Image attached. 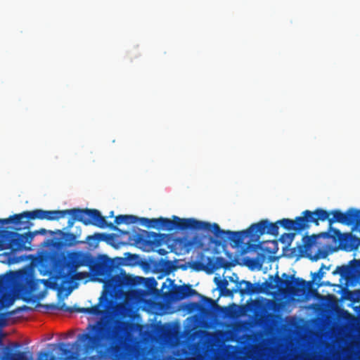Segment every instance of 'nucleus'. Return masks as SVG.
Segmentation results:
<instances>
[{
	"mask_svg": "<svg viewBox=\"0 0 360 360\" xmlns=\"http://www.w3.org/2000/svg\"><path fill=\"white\" fill-rule=\"evenodd\" d=\"M140 221V218L134 215H118L115 219V224L120 225L121 224H132Z\"/></svg>",
	"mask_w": 360,
	"mask_h": 360,
	"instance_id": "20",
	"label": "nucleus"
},
{
	"mask_svg": "<svg viewBox=\"0 0 360 360\" xmlns=\"http://www.w3.org/2000/svg\"><path fill=\"white\" fill-rule=\"evenodd\" d=\"M10 277L7 275L0 276V284L6 285L8 283Z\"/></svg>",
	"mask_w": 360,
	"mask_h": 360,
	"instance_id": "37",
	"label": "nucleus"
},
{
	"mask_svg": "<svg viewBox=\"0 0 360 360\" xmlns=\"http://www.w3.org/2000/svg\"><path fill=\"white\" fill-rule=\"evenodd\" d=\"M328 252L326 250L319 248L314 256L310 257L312 261H316L319 259H325L327 257Z\"/></svg>",
	"mask_w": 360,
	"mask_h": 360,
	"instance_id": "28",
	"label": "nucleus"
},
{
	"mask_svg": "<svg viewBox=\"0 0 360 360\" xmlns=\"http://www.w3.org/2000/svg\"><path fill=\"white\" fill-rule=\"evenodd\" d=\"M220 266H221V264H219V265H217V266H214V268H215V269H218V268H219V267H220Z\"/></svg>",
	"mask_w": 360,
	"mask_h": 360,
	"instance_id": "47",
	"label": "nucleus"
},
{
	"mask_svg": "<svg viewBox=\"0 0 360 360\" xmlns=\"http://www.w3.org/2000/svg\"><path fill=\"white\" fill-rule=\"evenodd\" d=\"M120 309H121L122 311L123 312V316H125L124 314H125V312H127L129 310V307H127V306H121Z\"/></svg>",
	"mask_w": 360,
	"mask_h": 360,
	"instance_id": "40",
	"label": "nucleus"
},
{
	"mask_svg": "<svg viewBox=\"0 0 360 360\" xmlns=\"http://www.w3.org/2000/svg\"><path fill=\"white\" fill-rule=\"evenodd\" d=\"M214 280L217 283V288L221 292V294L225 296H233L236 293V288L232 290L228 289V281L226 279L218 280L217 278H214Z\"/></svg>",
	"mask_w": 360,
	"mask_h": 360,
	"instance_id": "19",
	"label": "nucleus"
},
{
	"mask_svg": "<svg viewBox=\"0 0 360 360\" xmlns=\"http://www.w3.org/2000/svg\"><path fill=\"white\" fill-rule=\"evenodd\" d=\"M193 355V360H204V356L200 352H194Z\"/></svg>",
	"mask_w": 360,
	"mask_h": 360,
	"instance_id": "36",
	"label": "nucleus"
},
{
	"mask_svg": "<svg viewBox=\"0 0 360 360\" xmlns=\"http://www.w3.org/2000/svg\"><path fill=\"white\" fill-rule=\"evenodd\" d=\"M67 214L71 216L68 221V229H71L75 222L78 221L86 226L92 224L99 228L108 227L113 231L124 235L129 233L127 231L120 230L112 223H108L105 218L96 209L72 208L63 210H45V219L48 221L58 220L60 218H63Z\"/></svg>",
	"mask_w": 360,
	"mask_h": 360,
	"instance_id": "2",
	"label": "nucleus"
},
{
	"mask_svg": "<svg viewBox=\"0 0 360 360\" xmlns=\"http://www.w3.org/2000/svg\"><path fill=\"white\" fill-rule=\"evenodd\" d=\"M295 235V233H283L281 236L279 240L282 243L290 245L292 242Z\"/></svg>",
	"mask_w": 360,
	"mask_h": 360,
	"instance_id": "27",
	"label": "nucleus"
},
{
	"mask_svg": "<svg viewBox=\"0 0 360 360\" xmlns=\"http://www.w3.org/2000/svg\"><path fill=\"white\" fill-rule=\"evenodd\" d=\"M58 232L62 235V238L64 240L65 243L68 246H72L77 243L76 240V236L72 233H65L60 230H58Z\"/></svg>",
	"mask_w": 360,
	"mask_h": 360,
	"instance_id": "22",
	"label": "nucleus"
},
{
	"mask_svg": "<svg viewBox=\"0 0 360 360\" xmlns=\"http://www.w3.org/2000/svg\"><path fill=\"white\" fill-rule=\"evenodd\" d=\"M320 212L323 213V219H318L317 221H313L316 226L319 225V221H328L330 229L335 223H340L345 225H354L360 231V210L355 208H349L345 212H341L340 210H333L327 211L322 208H317L312 212Z\"/></svg>",
	"mask_w": 360,
	"mask_h": 360,
	"instance_id": "6",
	"label": "nucleus"
},
{
	"mask_svg": "<svg viewBox=\"0 0 360 360\" xmlns=\"http://www.w3.org/2000/svg\"><path fill=\"white\" fill-rule=\"evenodd\" d=\"M148 360H165L161 358L159 352L158 350L153 351L151 354V356Z\"/></svg>",
	"mask_w": 360,
	"mask_h": 360,
	"instance_id": "35",
	"label": "nucleus"
},
{
	"mask_svg": "<svg viewBox=\"0 0 360 360\" xmlns=\"http://www.w3.org/2000/svg\"><path fill=\"white\" fill-rule=\"evenodd\" d=\"M140 279H143V278H141ZM143 279L145 280V286L148 290H153L154 289H155V288L158 285V282L153 277L143 278Z\"/></svg>",
	"mask_w": 360,
	"mask_h": 360,
	"instance_id": "29",
	"label": "nucleus"
},
{
	"mask_svg": "<svg viewBox=\"0 0 360 360\" xmlns=\"http://www.w3.org/2000/svg\"><path fill=\"white\" fill-rule=\"evenodd\" d=\"M321 236H322L323 238H328V237H329V234L328 232H323V233H321L317 234V235L313 234L311 236H304L303 238V241H304L305 248H308L311 247L313 245H314L316 243V239Z\"/></svg>",
	"mask_w": 360,
	"mask_h": 360,
	"instance_id": "21",
	"label": "nucleus"
},
{
	"mask_svg": "<svg viewBox=\"0 0 360 360\" xmlns=\"http://www.w3.org/2000/svg\"><path fill=\"white\" fill-rule=\"evenodd\" d=\"M352 269L360 277V259L352 260Z\"/></svg>",
	"mask_w": 360,
	"mask_h": 360,
	"instance_id": "33",
	"label": "nucleus"
},
{
	"mask_svg": "<svg viewBox=\"0 0 360 360\" xmlns=\"http://www.w3.org/2000/svg\"><path fill=\"white\" fill-rule=\"evenodd\" d=\"M140 221L141 224L148 228H155L168 231L174 229L201 231L202 227L205 226L202 221L193 218L181 219L177 216H173L172 219L164 217L153 219L142 217L140 218Z\"/></svg>",
	"mask_w": 360,
	"mask_h": 360,
	"instance_id": "4",
	"label": "nucleus"
},
{
	"mask_svg": "<svg viewBox=\"0 0 360 360\" xmlns=\"http://www.w3.org/2000/svg\"><path fill=\"white\" fill-rule=\"evenodd\" d=\"M205 301L209 302V303H211V304H214L215 303V302L212 299H211V298L205 297Z\"/></svg>",
	"mask_w": 360,
	"mask_h": 360,
	"instance_id": "42",
	"label": "nucleus"
},
{
	"mask_svg": "<svg viewBox=\"0 0 360 360\" xmlns=\"http://www.w3.org/2000/svg\"><path fill=\"white\" fill-rule=\"evenodd\" d=\"M63 280V283H66L72 280H82L84 277V274L82 272L73 271L72 274L67 278L66 276H58Z\"/></svg>",
	"mask_w": 360,
	"mask_h": 360,
	"instance_id": "26",
	"label": "nucleus"
},
{
	"mask_svg": "<svg viewBox=\"0 0 360 360\" xmlns=\"http://www.w3.org/2000/svg\"><path fill=\"white\" fill-rule=\"evenodd\" d=\"M196 294V290L191 285H182L174 288L170 291L169 296L172 300L179 301Z\"/></svg>",
	"mask_w": 360,
	"mask_h": 360,
	"instance_id": "15",
	"label": "nucleus"
},
{
	"mask_svg": "<svg viewBox=\"0 0 360 360\" xmlns=\"http://www.w3.org/2000/svg\"><path fill=\"white\" fill-rule=\"evenodd\" d=\"M20 347V345L18 342L6 346L3 349V355L0 357V360H33L32 352L15 350ZM37 360H58V359L49 352L40 351L37 354Z\"/></svg>",
	"mask_w": 360,
	"mask_h": 360,
	"instance_id": "9",
	"label": "nucleus"
},
{
	"mask_svg": "<svg viewBox=\"0 0 360 360\" xmlns=\"http://www.w3.org/2000/svg\"><path fill=\"white\" fill-rule=\"evenodd\" d=\"M151 234L155 237V238H159V237H161L162 236H163L162 234H160V233H151ZM154 244H155L156 245H161V242L160 240H156V238H155L154 241L153 242Z\"/></svg>",
	"mask_w": 360,
	"mask_h": 360,
	"instance_id": "38",
	"label": "nucleus"
},
{
	"mask_svg": "<svg viewBox=\"0 0 360 360\" xmlns=\"http://www.w3.org/2000/svg\"><path fill=\"white\" fill-rule=\"evenodd\" d=\"M86 264L85 256L80 252H73L69 254L67 258L58 261L56 264L58 276H66L68 278L73 271H77L79 266Z\"/></svg>",
	"mask_w": 360,
	"mask_h": 360,
	"instance_id": "10",
	"label": "nucleus"
},
{
	"mask_svg": "<svg viewBox=\"0 0 360 360\" xmlns=\"http://www.w3.org/2000/svg\"><path fill=\"white\" fill-rule=\"evenodd\" d=\"M230 280L236 283V293L239 292L242 296L264 292L265 289H272L274 288L272 283L269 281H265L260 285L259 283L252 284L250 281L245 280L241 281H235L233 277H231Z\"/></svg>",
	"mask_w": 360,
	"mask_h": 360,
	"instance_id": "11",
	"label": "nucleus"
},
{
	"mask_svg": "<svg viewBox=\"0 0 360 360\" xmlns=\"http://www.w3.org/2000/svg\"><path fill=\"white\" fill-rule=\"evenodd\" d=\"M334 232L339 236V239L345 249L355 250L360 246V238L351 233L342 234L338 229H334Z\"/></svg>",
	"mask_w": 360,
	"mask_h": 360,
	"instance_id": "16",
	"label": "nucleus"
},
{
	"mask_svg": "<svg viewBox=\"0 0 360 360\" xmlns=\"http://www.w3.org/2000/svg\"><path fill=\"white\" fill-rule=\"evenodd\" d=\"M113 238V234L96 233L94 235L88 236L86 239L90 246L96 247L100 241L108 242L109 240L112 239Z\"/></svg>",
	"mask_w": 360,
	"mask_h": 360,
	"instance_id": "18",
	"label": "nucleus"
},
{
	"mask_svg": "<svg viewBox=\"0 0 360 360\" xmlns=\"http://www.w3.org/2000/svg\"><path fill=\"white\" fill-rule=\"evenodd\" d=\"M38 284L37 281H32L30 283V288L32 290H35V286Z\"/></svg>",
	"mask_w": 360,
	"mask_h": 360,
	"instance_id": "39",
	"label": "nucleus"
},
{
	"mask_svg": "<svg viewBox=\"0 0 360 360\" xmlns=\"http://www.w3.org/2000/svg\"><path fill=\"white\" fill-rule=\"evenodd\" d=\"M32 310H33V308L28 307L27 305H22L21 307H17L15 309L11 311L9 314H15L21 312V311H30Z\"/></svg>",
	"mask_w": 360,
	"mask_h": 360,
	"instance_id": "34",
	"label": "nucleus"
},
{
	"mask_svg": "<svg viewBox=\"0 0 360 360\" xmlns=\"http://www.w3.org/2000/svg\"><path fill=\"white\" fill-rule=\"evenodd\" d=\"M112 264L109 262L98 263L95 270L97 275L104 277V288L110 296L121 292L125 288L136 285L138 283L137 280L141 278L132 277L125 273L110 276Z\"/></svg>",
	"mask_w": 360,
	"mask_h": 360,
	"instance_id": "3",
	"label": "nucleus"
},
{
	"mask_svg": "<svg viewBox=\"0 0 360 360\" xmlns=\"http://www.w3.org/2000/svg\"><path fill=\"white\" fill-rule=\"evenodd\" d=\"M282 277L285 278L281 279L276 275V283L278 285V289L281 290L283 289L290 292H295V286L293 285L295 278L294 276H289L284 273L283 274Z\"/></svg>",
	"mask_w": 360,
	"mask_h": 360,
	"instance_id": "17",
	"label": "nucleus"
},
{
	"mask_svg": "<svg viewBox=\"0 0 360 360\" xmlns=\"http://www.w3.org/2000/svg\"><path fill=\"white\" fill-rule=\"evenodd\" d=\"M21 227L17 228L16 230H20Z\"/></svg>",
	"mask_w": 360,
	"mask_h": 360,
	"instance_id": "50",
	"label": "nucleus"
},
{
	"mask_svg": "<svg viewBox=\"0 0 360 360\" xmlns=\"http://www.w3.org/2000/svg\"><path fill=\"white\" fill-rule=\"evenodd\" d=\"M346 299L352 303L360 302V289L355 290H347L346 292Z\"/></svg>",
	"mask_w": 360,
	"mask_h": 360,
	"instance_id": "25",
	"label": "nucleus"
},
{
	"mask_svg": "<svg viewBox=\"0 0 360 360\" xmlns=\"http://www.w3.org/2000/svg\"><path fill=\"white\" fill-rule=\"evenodd\" d=\"M318 219H323V213L306 210L302 212V216L297 217L294 220L284 218L278 220V225L288 231H295L297 233L308 229L310 224L317 221Z\"/></svg>",
	"mask_w": 360,
	"mask_h": 360,
	"instance_id": "8",
	"label": "nucleus"
},
{
	"mask_svg": "<svg viewBox=\"0 0 360 360\" xmlns=\"http://www.w3.org/2000/svg\"><path fill=\"white\" fill-rule=\"evenodd\" d=\"M293 285L295 286V292L292 293L295 294L300 291L304 290L308 286V283L301 278H294Z\"/></svg>",
	"mask_w": 360,
	"mask_h": 360,
	"instance_id": "24",
	"label": "nucleus"
},
{
	"mask_svg": "<svg viewBox=\"0 0 360 360\" xmlns=\"http://www.w3.org/2000/svg\"><path fill=\"white\" fill-rule=\"evenodd\" d=\"M158 252L161 255H165L167 253V251L164 249H159Z\"/></svg>",
	"mask_w": 360,
	"mask_h": 360,
	"instance_id": "41",
	"label": "nucleus"
},
{
	"mask_svg": "<svg viewBox=\"0 0 360 360\" xmlns=\"http://www.w3.org/2000/svg\"><path fill=\"white\" fill-rule=\"evenodd\" d=\"M139 326L131 320L119 317L98 321L77 335L72 345L74 352L65 348L64 342L49 344V347H58L63 360H146L147 350L134 335Z\"/></svg>",
	"mask_w": 360,
	"mask_h": 360,
	"instance_id": "1",
	"label": "nucleus"
},
{
	"mask_svg": "<svg viewBox=\"0 0 360 360\" xmlns=\"http://www.w3.org/2000/svg\"><path fill=\"white\" fill-rule=\"evenodd\" d=\"M350 266L342 265L338 266L336 267L335 270L333 272V274H340L341 277H346L352 271L354 273V271L352 269V261L349 262ZM355 274H356L355 272Z\"/></svg>",
	"mask_w": 360,
	"mask_h": 360,
	"instance_id": "23",
	"label": "nucleus"
},
{
	"mask_svg": "<svg viewBox=\"0 0 360 360\" xmlns=\"http://www.w3.org/2000/svg\"><path fill=\"white\" fill-rule=\"evenodd\" d=\"M45 219V210L41 209L34 210L32 211H25L20 214H15L10 216L8 218L4 219L3 221L8 224H14L15 225L23 226L24 229L28 228L26 224L28 220Z\"/></svg>",
	"mask_w": 360,
	"mask_h": 360,
	"instance_id": "12",
	"label": "nucleus"
},
{
	"mask_svg": "<svg viewBox=\"0 0 360 360\" xmlns=\"http://www.w3.org/2000/svg\"><path fill=\"white\" fill-rule=\"evenodd\" d=\"M186 351L184 349H174L172 351L173 355L177 358L168 357L167 360H184V356L186 354Z\"/></svg>",
	"mask_w": 360,
	"mask_h": 360,
	"instance_id": "30",
	"label": "nucleus"
},
{
	"mask_svg": "<svg viewBox=\"0 0 360 360\" xmlns=\"http://www.w3.org/2000/svg\"><path fill=\"white\" fill-rule=\"evenodd\" d=\"M111 304L112 301L109 298L101 296L99 298L98 303L90 307H68L64 302H58V303L48 304L46 306V308L51 311L59 310L69 313L80 312L95 316H101L108 310Z\"/></svg>",
	"mask_w": 360,
	"mask_h": 360,
	"instance_id": "7",
	"label": "nucleus"
},
{
	"mask_svg": "<svg viewBox=\"0 0 360 360\" xmlns=\"http://www.w3.org/2000/svg\"><path fill=\"white\" fill-rule=\"evenodd\" d=\"M204 227H202L201 231H205L207 233H211L216 238L219 239L221 241L226 242L230 240L233 243L235 247L240 246L244 244V240L247 237H250L252 240H255V234L254 229L250 227L245 230L240 231H224L221 229L219 226L216 224H210V222L203 221Z\"/></svg>",
	"mask_w": 360,
	"mask_h": 360,
	"instance_id": "5",
	"label": "nucleus"
},
{
	"mask_svg": "<svg viewBox=\"0 0 360 360\" xmlns=\"http://www.w3.org/2000/svg\"><path fill=\"white\" fill-rule=\"evenodd\" d=\"M3 220H4V219H0V227L5 224H7V223L4 222Z\"/></svg>",
	"mask_w": 360,
	"mask_h": 360,
	"instance_id": "44",
	"label": "nucleus"
},
{
	"mask_svg": "<svg viewBox=\"0 0 360 360\" xmlns=\"http://www.w3.org/2000/svg\"><path fill=\"white\" fill-rule=\"evenodd\" d=\"M112 214H113V212H111V213H110V215L112 216Z\"/></svg>",
	"mask_w": 360,
	"mask_h": 360,
	"instance_id": "49",
	"label": "nucleus"
},
{
	"mask_svg": "<svg viewBox=\"0 0 360 360\" xmlns=\"http://www.w3.org/2000/svg\"><path fill=\"white\" fill-rule=\"evenodd\" d=\"M278 221L272 223L268 219H262L257 223L252 224L251 229H254L255 241H258L260 236L265 233L277 237L278 236Z\"/></svg>",
	"mask_w": 360,
	"mask_h": 360,
	"instance_id": "14",
	"label": "nucleus"
},
{
	"mask_svg": "<svg viewBox=\"0 0 360 360\" xmlns=\"http://www.w3.org/2000/svg\"><path fill=\"white\" fill-rule=\"evenodd\" d=\"M112 214H113V212H111V213H110V215L112 216Z\"/></svg>",
	"mask_w": 360,
	"mask_h": 360,
	"instance_id": "48",
	"label": "nucleus"
},
{
	"mask_svg": "<svg viewBox=\"0 0 360 360\" xmlns=\"http://www.w3.org/2000/svg\"><path fill=\"white\" fill-rule=\"evenodd\" d=\"M1 239L4 243L2 249H9L12 252L27 249L22 235L17 232L4 231Z\"/></svg>",
	"mask_w": 360,
	"mask_h": 360,
	"instance_id": "13",
	"label": "nucleus"
},
{
	"mask_svg": "<svg viewBox=\"0 0 360 360\" xmlns=\"http://www.w3.org/2000/svg\"><path fill=\"white\" fill-rule=\"evenodd\" d=\"M217 259L218 261H220V262L224 261L223 258H221V257H217Z\"/></svg>",
	"mask_w": 360,
	"mask_h": 360,
	"instance_id": "46",
	"label": "nucleus"
},
{
	"mask_svg": "<svg viewBox=\"0 0 360 360\" xmlns=\"http://www.w3.org/2000/svg\"><path fill=\"white\" fill-rule=\"evenodd\" d=\"M37 234H38V231L27 232L26 233L21 234V235H22L23 241L25 244L26 243H30L32 242V240H33L34 236H36Z\"/></svg>",
	"mask_w": 360,
	"mask_h": 360,
	"instance_id": "32",
	"label": "nucleus"
},
{
	"mask_svg": "<svg viewBox=\"0 0 360 360\" xmlns=\"http://www.w3.org/2000/svg\"><path fill=\"white\" fill-rule=\"evenodd\" d=\"M191 348H201V347L198 345H192Z\"/></svg>",
	"mask_w": 360,
	"mask_h": 360,
	"instance_id": "45",
	"label": "nucleus"
},
{
	"mask_svg": "<svg viewBox=\"0 0 360 360\" xmlns=\"http://www.w3.org/2000/svg\"><path fill=\"white\" fill-rule=\"evenodd\" d=\"M24 300H25V301H28L29 300H28V299L25 298V299H24Z\"/></svg>",
	"mask_w": 360,
	"mask_h": 360,
	"instance_id": "52",
	"label": "nucleus"
},
{
	"mask_svg": "<svg viewBox=\"0 0 360 360\" xmlns=\"http://www.w3.org/2000/svg\"><path fill=\"white\" fill-rule=\"evenodd\" d=\"M251 262L253 263V262H255V260L252 259Z\"/></svg>",
	"mask_w": 360,
	"mask_h": 360,
	"instance_id": "51",
	"label": "nucleus"
},
{
	"mask_svg": "<svg viewBox=\"0 0 360 360\" xmlns=\"http://www.w3.org/2000/svg\"><path fill=\"white\" fill-rule=\"evenodd\" d=\"M38 233L41 234H45L46 233V230L45 229H41L40 230L37 231Z\"/></svg>",
	"mask_w": 360,
	"mask_h": 360,
	"instance_id": "43",
	"label": "nucleus"
},
{
	"mask_svg": "<svg viewBox=\"0 0 360 360\" xmlns=\"http://www.w3.org/2000/svg\"><path fill=\"white\" fill-rule=\"evenodd\" d=\"M323 269H326V266L324 264H322L319 269V271L314 274H312V281H316V279L321 280L324 275V271H323ZM329 268L328 267L327 269Z\"/></svg>",
	"mask_w": 360,
	"mask_h": 360,
	"instance_id": "31",
	"label": "nucleus"
}]
</instances>
